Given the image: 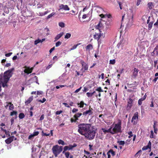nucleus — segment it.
I'll return each mask as SVG.
<instances>
[{"label":"nucleus","mask_w":158,"mask_h":158,"mask_svg":"<svg viewBox=\"0 0 158 158\" xmlns=\"http://www.w3.org/2000/svg\"><path fill=\"white\" fill-rule=\"evenodd\" d=\"M128 134L129 135V138H131V137L133 136L132 133L131 131L129 132L128 133Z\"/></svg>","instance_id":"59"},{"label":"nucleus","mask_w":158,"mask_h":158,"mask_svg":"<svg viewBox=\"0 0 158 158\" xmlns=\"http://www.w3.org/2000/svg\"><path fill=\"white\" fill-rule=\"evenodd\" d=\"M81 62L83 67V68L81 69V70H82L83 72H85V71L88 69V65L86 63L83 61H81Z\"/></svg>","instance_id":"7"},{"label":"nucleus","mask_w":158,"mask_h":158,"mask_svg":"<svg viewBox=\"0 0 158 158\" xmlns=\"http://www.w3.org/2000/svg\"><path fill=\"white\" fill-rule=\"evenodd\" d=\"M154 50V52H155L156 56H158V44L155 48Z\"/></svg>","instance_id":"27"},{"label":"nucleus","mask_w":158,"mask_h":158,"mask_svg":"<svg viewBox=\"0 0 158 158\" xmlns=\"http://www.w3.org/2000/svg\"><path fill=\"white\" fill-rule=\"evenodd\" d=\"M115 62V60L114 59L112 60H110V64H114Z\"/></svg>","instance_id":"40"},{"label":"nucleus","mask_w":158,"mask_h":158,"mask_svg":"<svg viewBox=\"0 0 158 158\" xmlns=\"http://www.w3.org/2000/svg\"><path fill=\"white\" fill-rule=\"evenodd\" d=\"M2 130L5 132L6 135H8L9 136H10L9 133L8 131H7L6 130L3 129L2 128Z\"/></svg>","instance_id":"43"},{"label":"nucleus","mask_w":158,"mask_h":158,"mask_svg":"<svg viewBox=\"0 0 158 158\" xmlns=\"http://www.w3.org/2000/svg\"><path fill=\"white\" fill-rule=\"evenodd\" d=\"M96 90L97 91H99V92H103V90L102 89L101 87H99Z\"/></svg>","instance_id":"41"},{"label":"nucleus","mask_w":158,"mask_h":158,"mask_svg":"<svg viewBox=\"0 0 158 158\" xmlns=\"http://www.w3.org/2000/svg\"><path fill=\"white\" fill-rule=\"evenodd\" d=\"M133 22V16L132 15L131 18L129 19V22L127 24V26L129 27L131 26L132 25Z\"/></svg>","instance_id":"16"},{"label":"nucleus","mask_w":158,"mask_h":158,"mask_svg":"<svg viewBox=\"0 0 158 158\" xmlns=\"http://www.w3.org/2000/svg\"><path fill=\"white\" fill-rule=\"evenodd\" d=\"M81 88H82L81 87L79 88H78L77 89H76L75 91L74 92L75 93H77L78 92L80 91V90L81 89Z\"/></svg>","instance_id":"57"},{"label":"nucleus","mask_w":158,"mask_h":158,"mask_svg":"<svg viewBox=\"0 0 158 158\" xmlns=\"http://www.w3.org/2000/svg\"><path fill=\"white\" fill-rule=\"evenodd\" d=\"M127 44V42L125 40H121L120 42L118 44L117 47L118 48H121L122 49H123V47Z\"/></svg>","instance_id":"5"},{"label":"nucleus","mask_w":158,"mask_h":158,"mask_svg":"<svg viewBox=\"0 0 158 158\" xmlns=\"http://www.w3.org/2000/svg\"><path fill=\"white\" fill-rule=\"evenodd\" d=\"M86 95L88 97H90L93 95L92 93H91L87 92L86 93Z\"/></svg>","instance_id":"50"},{"label":"nucleus","mask_w":158,"mask_h":158,"mask_svg":"<svg viewBox=\"0 0 158 158\" xmlns=\"http://www.w3.org/2000/svg\"><path fill=\"white\" fill-rule=\"evenodd\" d=\"M108 152L109 153H110L113 156H114L115 155L114 152L113 151L112 149H110Z\"/></svg>","instance_id":"35"},{"label":"nucleus","mask_w":158,"mask_h":158,"mask_svg":"<svg viewBox=\"0 0 158 158\" xmlns=\"http://www.w3.org/2000/svg\"><path fill=\"white\" fill-rule=\"evenodd\" d=\"M59 25L61 27H64V23L63 22H60L59 23Z\"/></svg>","instance_id":"37"},{"label":"nucleus","mask_w":158,"mask_h":158,"mask_svg":"<svg viewBox=\"0 0 158 158\" xmlns=\"http://www.w3.org/2000/svg\"><path fill=\"white\" fill-rule=\"evenodd\" d=\"M100 16L102 18H104L105 17H107L108 18H110L111 17V15H104L102 14H101L100 15Z\"/></svg>","instance_id":"24"},{"label":"nucleus","mask_w":158,"mask_h":158,"mask_svg":"<svg viewBox=\"0 0 158 158\" xmlns=\"http://www.w3.org/2000/svg\"><path fill=\"white\" fill-rule=\"evenodd\" d=\"M71 36V34L69 33H67L65 35L64 38L65 39H68Z\"/></svg>","instance_id":"32"},{"label":"nucleus","mask_w":158,"mask_h":158,"mask_svg":"<svg viewBox=\"0 0 158 158\" xmlns=\"http://www.w3.org/2000/svg\"><path fill=\"white\" fill-rule=\"evenodd\" d=\"M62 150L63 146H60L58 145L54 146L52 148L53 153L55 157H56L61 152Z\"/></svg>","instance_id":"4"},{"label":"nucleus","mask_w":158,"mask_h":158,"mask_svg":"<svg viewBox=\"0 0 158 158\" xmlns=\"http://www.w3.org/2000/svg\"><path fill=\"white\" fill-rule=\"evenodd\" d=\"M39 134V132L38 131L34 132L33 133V135L34 136H35L38 135Z\"/></svg>","instance_id":"54"},{"label":"nucleus","mask_w":158,"mask_h":158,"mask_svg":"<svg viewBox=\"0 0 158 158\" xmlns=\"http://www.w3.org/2000/svg\"><path fill=\"white\" fill-rule=\"evenodd\" d=\"M44 118V114H42L40 119V121H42V120Z\"/></svg>","instance_id":"58"},{"label":"nucleus","mask_w":158,"mask_h":158,"mask_svg":"<svg viewBox=\"0 0 158 158\" xmlns=\"http://www.w3.org/2000/svg\"><path fill=\"white\" fill-rule=\"evenodd\" d=\"M78 110L77 109L73 108L72 110V112L73 113H75V112L78 111Z\"/></svg>","instance_id":"56"},{"label":"nucleus","mask_w":158,"mask_h":158,"mask_svg":"<svg viewBox=\"0 0 158 158\" xmlns=\"http://www.w3.org/2000/svg\"><path fill=\"white\" fill-rule=\"evenodd\" d=\"M92 110V109H89L87 110H86L82 114L85 116H86L87 114L89 115H92L93 112Z\"/></svg>","instance_id":"12"},{"label":"nucleus","mask_w":158,"mask_h":158,"mask_svg":"<svg viewBox=\"0 0 158 158\" xmlns=\"http://www.w3.org/2000/svg\"><path fill=\"white\" fill-rule=\"evenodd\" d=\"M46 100V99L45 98H43L42 100H40L38 101L40 102H41L42 103L44 102Z\"/></svg>","instance_id":"51"},{"label":"nucleus","mask_w":158,"mask_h":158,"mask_svg":"<svg viewBox=\"0 0 158 158\" xmlns=\"http://www.w3.org/2000/svg\"><path fill=\"white\" fill-rule=\"evenodd\" d=\"M91 124L87 123H80L78 126L77 131L81 135H84L91 127Z\"/></svg>","instance_id":"1"},{"label":"nucleus","mask_w":158,"mask_h":158,"mask_svg":"<svg viewBox=\"0 0 158 158\" xmlns=\"http://www.w3.org/2000/svg\"><path fill=\"white\" fill-rule=\"evenodd\" d=\"M138 112H136L132 118L131 122L133 123V124L135 125L137 123V122L135 121H134V120L136 119L138 120Z\"/></svg>","instance_id":"9"},{"label":"nucleus","mask_w":158,"mask_h":158,"mask_svg":"<svg viewBox=\"0 0 158 158\" xmlns=\"http://www.w3.org/2000/svg\"><path fill=\"white\" fill-rule=\"evenodd\" d=\"M55 13L54 12L50 14L49 15H48V16L47 17V19H48L51 17L53 15H55Z\"/></svg>","instance_id":"39"},{"label":"nucleus","mask_w":158,"mask_h":158,"mask_svg":"<svg viewBox=\"0 0 158 158\" xmlns=\"http://www.w3.org/2000/svg\"><path fill=\"white\" fill-rule=\"evenodd\" d=\"M153 24V23L152 22H151L148 23V29L149 30H150L152 28Z\"/></svg>","instance_id":"30"},{"label":"nucleus","mask_w":158,"mask_h":158,"mask_svg":"<svg viewBox=\"0 0 158 158\" xmlns=\"http://www.w3.org/2000/svg\"><path fill=\"white\" fill-rule=\"evenodd\" d=\"M82 114L81 113H76L74 116V117L76 119V120H78V118L80 117Z\"/></svg>","instance_id":"20"},{"label":"nucleus","mask_w":158,"mask_h":158,"mask_svg":"<svg viewBox=\"0 0 158 158\" xmlns=\"http://www.w3.org/2000/svg\"><path fill=\"white\" fill-rule=\"evenodd\" d=\"M63 32H61L59 34H58L55 38L54 42H56L60 39L61 37L63 35Z\"/></svg>","instance_id":"18"},{"label":"nucleus","mask_w":158,"mask_h":158,"mask_svg":"<svg viewBox=\"0 0 158 158\" xmlns=\"http://www.w3.org/2000/svg\"><path fill=\"white\" fill-rule=\"evenodd\" d=\"M61 44V42L60 41H58L56 43V46L58 47Z\"/></svg>","instance_id":"44"},{"label":"nucleus","mask_w":158,"mask_h":158,"mask_svg":"<svg viewBox=\"0 0 158 158\" xmlns=\"http://www.w3.org/2000/svg\"><path fill=\"white\" fill-rule=\"evenodd\" d=\"M122 122L120 119L118 120V123L114 125L113 124L110 127L111 129V134H114L118 133L121 132Z\"/></svg>","instance_id":"2"},{"label":"nucleus","mask_w":158,"mask_h":158,"mask_svg":"<svg viewBox=\"0 0 158 158\" xmlns=\"http://www.w3.org/2000/svg\"><path fill=\"white\" fill-rule=\"evenodd\" d=\"M102 130L103 131V132L104 133H111V129H110V128L108 130H106L104 128H102Z\"/></svg>","instance_id":"28"},{"label":"nucleus","mask_w":158,"mask_h":158,"mask_svg":"<svg viewBox=\"0 0 158 158\" xmlns=\"http://www.w3.org/2000/svg\"><path fill=\"white\" fill-rule=\"evenodd\" d=\"M33 68L27 67L24 70V72L27 74L31 73L32 71Z\"/></svg>","instance_id":"13"},{"label":"nucleus","mask_w":158,"mask_h":158,"mask_svg":"<svg viewBox=\"0 0 158 158\" xmlns=\"http://www.w3.org/2000/svg\"><path fill=\"white\" fill-rule=\"evenodd\" d=\"M77 146V144L75 143H73V145H69V146H65L64 147L65 151L70 150H72L73 148Z\"/></svg>","instance_id":"8"},{"label":"nucleus","mask_w":158,"mask_h":158,"mask_svg":"<svg viewBox=\"0 0 158 158\" xmlns=\"http://www.w3.org/2000/svg\"><path fill=\"white\" fill-rule=\"evenodd\" d=\"M153 134H154V133H153V131H151V134L150 135V137L151 138H154Z\"/></svg>","instance_id":"48"},{"label":"nucleus","mask_w":158,"mask_h":158,"mask_svg":"<svg viewBox=\"0 0 158 158\" xmlns=\"http://www.w3.org/2000/svg\"><path fill=\"white\" fill-rule=\"evenodd\" d=\"M96 131L92 129L91 128L84 135L85 137L89 140H91L94 139L96 135Z\"/></svg>","instance_id":"3"},{"label":"nucleus","mask_w":158,"mask_h":158,"mask_svg":"<svg viewBox=\"0 0 158 158\" xmlns=\"http://www.w3.org/2000/svg\"><path fill=\"white\" fill-rule=\"evenodd\" d=\"M9 104H10V105L9 106V109L10 110H12L14 108V106L13 104H11L10 102H9Z\"/></svg>","instance_id":"34"},{"label":"nucleus","mask_w":158,"mask_h":158,"mask_svg":"<svg viewBox=\"0 0 158 158\" xmlns=\"http://www.w3.org/2000/svg\"><path fill=\"white\" fill-rule=\"evenodd\" d=\"M93 49V45L90 44L88 45L86 47V51H88L89 53L90 52V50H92Z\"/></svg>","instance_id":"17"},{"label":"nucleus","mask_w":158,"mask_h":158,"mask_svg":"<svg viewBox=\"0 0 158 158\" xmlns=\"http://www.w3.org/2000/svg\"><path fill=\"white\" fill-rule=\"evenodd\" d=\"M34 136L33 135V134H31L29 135L28 137V139H31L33 138Z\"/></svg>","instance_id":"47"},{"label":"nucleus","mask_w":158,"mask_h":158,"mask_svg":"<svg viewBox=\"0 0 158 158\" xmlns=\"http://www.w3.org/2000/svg\"><path fill=\"white\" fill-rule=\"evenodd\" d=\"M89 14H84V15L82 16V19H85L87 17H88Z\"/></svg>","instance_id":"55"},{"label":"nucleus","mask_w":158,"mask_h":158,"mask_svg":"<svg viewBox=\"0 0 158 158\" xmlns=\"http://www.w3.org/2000/svg\"><path fill=\"white\" fill-rule=\"evenodd\" d=\"M153 6V4L152 2H149L148 4V6L149 8V9H151L152 8V6Z\"/></svg>","instance_id":"33"},{"label":"nucleus","mask_w":158,"mask_h":158,"mask_svg":"<svg viewBox=\"0 0 158 158\" xmlns=\"http://www.w3.org/2000/svg\"><path fill=\"white\" fill-rule=\"evenodd\" d=\"M80 44L79 43V44H77L74 45L72 48H71V50H74V49H75L77 48V46H78Z\"/></svg>","instance_id":"36"},{"label":"nucleus","mask_w":158,"mask_h":158,"mask_svg":"<svg viewBox=\"0 0 158 158\" xmlns=\"http://www.w3.org/2000/svg\"><path fill=\"white\" fill-rule=\"evenodd\" d=\"M33 96H31L25 102V104L26 105H27L30 103L33 100Z\"/></svg>","instance_id":"19"},{"label":"nucleus","mask_w":158,"mask_h":158,"mask_svg":"<svg viewBox=\"0 0 158 158\" xmlns=\"http://www.w3.org/2000/svg\"><path fill=\"white\" fill-rule=\"evenodd\" d=\"M17 113L16 111H13L11 112L10 115L11 116H13L14 115H15V119H16L17 118Z\"/></svg>","instance_id":"23"},{"label":"nucleus","mask_w":158,"mask_h":158,"mask_svg":"<svg viewBox=\"0 0 158 158\" xmlns=\"http://www.w3.org/2000/svg\"><path fill=\"white\" fill-rule=\"evenodd\" d=\"M141 1V0H137V2L136 3L137 6H138L140 4Z\"/></svg>","instance_id":"60"},{"label":"nucleus","mask_w":158,"mask_h":158,"mask_svg":"<svg viewBox=\"0 0 158 158\" xmlns=\"http://www.w3.org/2000/svg\"><path fill=\"white\" fill-rule=\"evenodd\" d=\"M14 140H16V138H15L14 136H13L5 140V142L6 143L8 144L10 143Z\"/></svg>","instance_id":"10"},{"label":"nucleus","mask_w":158,"mask_h":158,"mask_svg":"<svg viewBox=\"0 0 158 158\" xmlns=\"http://www.w3.org/2000/svg\"><path fill=\"white\" fill-rule=\"evenodd\" d=\"M60 9H63L65 10H69V8L67 5L61 4L60 6Z\"/></svg>","instance_id":"14"},{"label":"nucleus","mask_w":158,"mask_h":158,"mask_svg":"<svg viewBox=\"0 0 158 158\" xmlns=\"http://www.w3.org/2000/svg\"><path fill=\"white\" fill-rule=\"evenodd\" d=\"M132 100L131 98H130L128 102L127 106L131 107L132 105Z\"/></svg>","instance_id":"22"},{"label":"nucleus","mask_w":158,"mask_h":158,"mask_svg":"<svg viewBox=\"0 0 158 158\" xmlns=\"http://www.w3.org/2000/svg\"><path fill=\"white\" fill-rule=\"evenodd\" d=\"M151 146H152V143L151 142L149 141L148 143V145L146 146H144L142 148V150H145L148 149H150V152L151 151Z\"/></svg>","instance_id":"11"},{"label":"nucleus","mask_w":158,"mask_h":158,"mask_svg":"<svg viewBox=\"0 0 158 158\" xmlns=\"http://www.w3.org/2000/svg\"><path fill=\"white\" fill-rule=\"evenodd\" d=\"M102 26V23H101V22H99L98 25L96 26V28L98 30H99V31H100V28Z\"/></svg>","instance_id":"25"},{"label":"nucleus","mask_w":158,"mask_h":158,"mask_svg":"<svg viewBox=\"0 0 158 158\" xmlns=\"http://www.w3.org/2000/svg\"><path fill=\"white\" fill-rule=\"evenodd\" d=\"M70 155V153L69 152H66L65 154V156L66 158H69V156Z\"/></svg>","instance_id":"45"},{"label":"nucleus","mask_w":158,"mask_h":158,"mask_svg":"<svg viewBox=\"0 0 158 158\" xmlns=\"http://www.w3.org/2000/svg\"><path fill=\"white\" fill-rule=\"evenodd\" d=\"M154 26H158V19H157V21L156 22V23H155L154 24Z\"/></svg>","instance_id":"64"},{"label":"nucleus","mask_w":158,"mask_h":158,"mask_svg":"<svg viewBox=\"0 0 158 158\" xmlns=\"http://www.w3.org/2000/svg\"><path fill=\"white\" fill-rule=\"evenodd\" d=\"M14 118H12L11 119V125H12L14 123Z\"/></svg>","instance_id":"63"},{"label":"nucleus","mask_w":158,"mask_h":158,"mask_svg":"<svg viewBox=\"0 0 158 158\" xmlns=\"http://www.w3.org/2000/svg\"><path fill=\"white\" fill-rule=\"evenodd\" d=\"M41 41V40L38 39L37 40H35L34 42V44L35 45L37 44H38L40 43Z\"/></svg>","instance_id":"42"},{"label":"nucleus","mask_w":158,"mask_h":158,"mask_svg":"<svg viewBox=\"0 0 158 158\" xmlns=\"http://www.w3.org/2000/svg\"><path fill=\"white\" fill-rule=\"evenodd\" d=\"M12 54V52H10L9 53L6 54L5 55L6 57H9Z\"/></svg>","instance_id":"53"},{"label":"nucleus","mask_w":158,"mask_h":158,"mask_svg":"<svg viewBox=\"0 0 158 158\" xmlns=\"http://www.w3.org/2000/svg\"><path fill=\"white\" fill-rule=\"evenodd\" d=\"M42 136H49L50 135L49 134H47L44 132L43 131L42 132Z\"/></svg>","instance_id":"49"},{"label":"nucleus","mask_w":158,"mask_h":158,"mask_svg":"<svg viewBox=\"0 0 158 158\" xmlns=\"http://www.w3.org/2000/svg\"><path fill=\"white\" fill-rule=\"evenodd\" d=\"M33 79L34 80H35V82L37 84H38V85L39 84V83L38 82V77L37 76H35V77L33 78Z\"/></svg>","instance_id":"38"},{"label":"nucleus","mask_w":158,"mask_h":158,"mask_svg":"<svg viewBox=\"0 0 158 158\" xmlns=\"http://www.w3.org/2000/svg\"><path fill=\"white\" fill-rule=\"evenodd\" d=\"M25 117L24 114L23 113H20L19 115V117L20 119H23Z\"/></svg>","instance_id":"31"},{"label":"nucleus","mask_w":158,"mask_h":158,"mask_svg":"<svg viewBox=\"0 0 158 158\" xmlns=\"http://www.w3.org/2000/svg\"><path fill=\"white\" fill-rule=\"evenodd\" d=\"M78 105H80L79 107L82 108L84 106V105L85 104V105H86V104L84 103V102L83 101H81L79 103H78L77 104Z\"/></svg>","instance_id":"29"},{"label":"nucleus","mask_w":158,"mask_h":158,"mask_svg":"<svg viewBox=\"0 0 158 158\" xmlns=\"http://www.w3.org/2000/svg\"><path fill=\"white\" fill-rule=\"evenodd\" d=\"M118 143L120 145H123L125 144V142L124 141H118Z\"/></svg>","instance_id":"46"},{"label":"nucleus","mask_w":158,"mask_h":158,"mask_svg":"<svg viewBox=\"0 0 158 158\" xmlns=\"http://www.w3.org/2000/svg\"><path fill=\"white\" fill-rule=\"evenodd\" d=\"M58 143L59 144H61L62 145H64L66 144L64 142L62 139H59L58 141Z\"/></svg>","instance_id":"26"},{"label":"nucleus","mask_w":158,"mask_h":158,"mask_svg":"<svg viewBox=\"0 0 158 158\" xmlns=\"http://www.w3.org/2000/svg\"><path fill=\"white\" fill-rule=\"evenodd\" d=\"M154 132L155 133H157V131H158V129L156 127H154Z\"/></svg>","instance_id":"61"},{"label":"nucleus","mask_w":158,"mask_h":158,"mask_svg":"<svg viewBox=\"0 0 158 158\" xmlns=\"http://www.w3.org/2000/svg\"><path fill=\"white\" fill-rule=\"evenodd\" d=\"M146 95L145 94L142 98H141L138 100V104L140 106L142 104V102L146 99Z\"/></svg>","instance_id":"15"},{"label":"nucleus","mask_w":158,"mask_h":158,"mask_svg":"<svg viewBox=\"0 0 158 158\" xmlns=\"http://www.w3.org/2000/svg\"><path fill=\"white\" fill-rule=\"evenodd\" d=\"M139 70L136 68H134L133 70L132 77L134 78H135L138 76V72Z\"/></svg>","instance_id":"6"},{"label":"nucleus","mask_w":158,"mask_h":158,"mask_svg":"<svg viewBox=\"0 0 158 158\" xmlns=\"http://www.w3.org/2000/svg\"><path fill=\"white\" fill-rule=\"evenodd\" d=\"M62 112V110H58L57 111L56 113V115H59Z\"/></svg>","instance_id":"52"},{"label":"nucleus","mask_w":158,"mask_h":158,"mask_svg":"<svg viewBox=\"0 0 158 158\" xmlns=\"http://www.w3.org/2000/svg\"><path fill=\"white\" fill-rule=\"evenodd\" d=\"M55 50V47H54L51 48L49 50L50 53H51L53 50Z\"/></svg>","instance_id":"62"},{"label":"nucleus","mask_w":158,"mask_h":158,"mask_svg":"<svg viewBox=\"0 0 158 158\" xmlns=\"http://www.w3.org/2000/svg\"><path fill=\"white\" fill-rule=\"evenodd\" d=\"M101 36V33H95L94 35V38L95 39L98 40Z\"/></svg>","instance_id":"21"}]
</instances>
